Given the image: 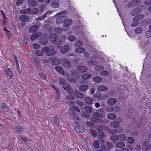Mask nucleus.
<instances>
[{"label": "nucleus", "mask_w": 151, "mask_h": 151, "mask_svg": "<svg viewBox=\"0 0 151 151\" xmlns=\"http://www.w3.org/2000/svg\"><path fill=\"white\" fill-rule=\"evenodd\" d=\"M50 39L52 43L55 45L60 44L62 41V39L59 38L55 34H51L50 35Z\"/></svg>", "instance_id": "1"}, {"label": "nucleus", "mask_w": 151, "mask_h": 151, "mask_svg": "<svg viewBox=\"0 0 151 151\" xmlns=\"http://www.w3.org/2000/svg\"><path fill=\"white\" fill-rule=\"evenodd\" d=\"M108 127L105 125H102L100 126H98L96 127V128L98 129V135L99 136V138L101 139H103L105 137V135L104 132L102 131V129H107Z\"/></svg>", "instance_id": "2"}, {"label": "nucleus", "mask_w": 151, "mask_h": 151, "mask_svg": "<svg viewBox=\"0 0 151 151\" xmlns=\"http://www.w3.org/2000/svg\"><path fill=\"white\" fill-rule=\"evenodd\" d=\"M142 7L141 5H139L131 10L130 14L132 16L136 15L142 12Z\"/></svg>", "instance_id": "3"}, {"label": "nucleus", "mask_w": 151, "mask_h": 151, "mask_svg": "<svg viewBox=\"0 0 151 151\" xmlns=\"http://www.w3.org/2000/svg\"><path fill=\"white\" fill-rule=\"evenodd\" d=\"M73 22V21L71 19H67L64 21L63 23V26L65 27H66L65 30H64L65 31H67L69 29L70 26Z\"/></svg>", "instance_id": "4"}, {"label": "nucleus", "mask_w": 151, "mask_h": 151, "mask_svg": "<svg viewBox=\"0 0 151 151\" xmlns=\"http://www.w3.org/2000/svg\"><path fill=\"white\" fill-rule=\"evenodd\" d=\"M50 60L52 61V64L55 65L60 64L62 62L61 59H57L56 57H53L50 58Z\"/></svg>", "instance_id": "5"}, {"label": "nucleus", "mask_w": 151, "mask_h": 151, "mask_svg": "<svg viewBox=\"0 0 151 151\" xmlns=\"http://www.w3.org/2000/svg\"><path fill=\"white\" fill-rule=\"evenodd\" d=\"M63 88L64 89L67 91L69 94H72L73 90L69 85L68 84L67 85L63 86Z\"/></svg>", "instance_id": "6"}, {"label": "nucleus", "mask_w": 151, "mask_h": 151, "mask_svg": "<svg viewBox=\"0 0 151 151\" xmlns=\"http://www.w3.org/2000/svg\"><path fill=\"white\" fill-rule=\"evenodd\" d=\"M63 64V66L68 68H70L71 66V62L67 59H65L64 60Z\"/></svg>", "instance_id": "7"}, {"label": "nucleus", "mask_w": 151, "mask_h": 151, "mask_svg": "<svg viewBox=\"0 0 151 151\" xmlns=\"http://www.w3.org/2000/svg\"><path fill=\"white\" fill-rule=\"evenodd\" d=\"M75 130L77 133H82L84 132V129L82 126L79 125L76 126Z\"/></svg>", "instance_id": "8"}, {"label": "nucleus", "mask_w": 151, "mask_h": 151, "mask_svg": "<svg viewBox=\"0 0 151 151\" xmlns=\"http://www.w3.org/2000/svg\"><path fill=\"white\" fill-rule=\"evenodd\" d=\"M46 37L45 35H44L43 37H41L39 39V42L42 45H46L48 42V39H46Z\"/></svg>", "instance_id": "9"}, {"label": "nucleus", "mask_w": 151, "mask_h": 151, "mask_svg": "<svg viewBox=\"0 0 151 151\" xmlns=\"http://www.w3.org/2000/svg\"><path fill=\"white\" fill-rule=\"evenodd\" d=\"M93 97L98 98V100H99L106 99L109 98L108 96L107 95H93Z\"/></svg>", "instance_id": "10"}, {"label": "nucleus", "mask_w": 151, "mask_h": 151, "mask_svg": "<svg viewBox=\"0 0 151 151\" xmlns=\"http://www.w3.org/2000/svg\"><path fill=\"white\" fill-rule=\"evenodd\" d=\"M57 17V18L56 20V23L57 24H59L61 23L66 18V17L65 16L61 15V16L59 15V16Z\"/></svg>", "instance_id": "11"}, {"label": "nucleus", "mask_w": 151, "mask_h": 151, "mask_svg": "<svg viewBox=\"0 0 151 151\" xmlns=\"http://www.w3.org/2000/svg\"><path fill=\"white\" fill-rule=\"evenodd\" d=\"M78 70L80 73H83L86 72L87 70V68L85 66L82 65H79L77 67Z\"/></svg>", "instance_id": "12"}, {"label": "nucleus", "mask_w": 151, "mask_h": 151, "mask_svg": "<svg viewBox=\"0 0 151 151\" xmlns=\"http://www.w3.org/2000/svg\"><path fill=\"white\" fill-rule=\"evenodd\" d=\"M97 90L99 91H106L108 90V88L104 85H100L98 86L97 88Z\"/></svg>", "instance_id": "13"}, {"label": "nucleus", "mask_w": 151, "mask_h": 151, "mask_svg": "<svg viewBox=\"0 0 151 151\" xmlns=\"http://www.w3.org/2000/svg\"><path fill=\"white\" fill-rule=\"evenodd\" d=\"M116 101V99L115 98L109 99L107 102V104L109 106H112L115 104Z\"/></svg>", "instance_id": "14"}, {"label": "nucleus", "mask_w": 151, "mask_h": 151, "mask_svg": "<svg viewBox=\"0 0 151 151\" xmlns=\"http://www.w3.org/2000/svg\"><path fill=\"white\" fill-rule=\"evenodd\" d=\"M91 120L92 122L96 123H103L104 122V121L102 119L95 117L91 118Z\"/></svg>", "instance_id": "15"}, {"label": "nucleus", "mask_w": 151, "mask_h": 151, "mask_svg": "<svg viewBox=\"0 0 151 151\" xmlns=\"http://www.w3.org/2000/svg\"><path fill=\"white\" fill-rule=\"evenodd\" d=\"M57 53L55 49L53 48H50L49 49L47 53L48 55L51 56L54 55Z\"/></svg>", "instance_id": "16"}, {"label": "nucleus", "mask_w": 151, "mask_h": 151, "mask_svg": "<svg viewBox=\"0 0 151 151\" xmlns=\"http://www.w3.org/2000/svg\"><path fill=\"white\" fill-rule=\"evenodd\" d=\"M69 49L70 47L68 45H65L61 47L60 51L61 52L65 53L67 52Z\"/></svg>", "instance_id": "17"}, {"label": "nucleus", "mask_w": 151, "mask_h": 151, "mask_svg": "<svg viewBox=\"0 0 151 151\" xmlns=\"http://www.w3.org/2000/svg\"><path fill=\"white\" fill-rule=\"evenodd\" d=\"M71 76L72 78H75L77 80L79 79L80 78L79 73L76 71L73 72L71 74Z\"/></svg>", "instance_id": "18"}, {"label": "nucleus", "mask_w": 151, "mask_h": 151, "mask_svg": "<svg viewBox=\"0 0 151 151\" xmlns=\"http://www.w3.org/2000/svg\"><path fill=\"white\" fill-rule=\"evenodd\" d=\"M4 74L9 76L11 78H12L13 75L12 72L9 68H7L4 72Z\"/></svg>", "instance_id": "19"}, {"label": "nucleus", "mask_w": 151, "mask_h": 151, "mask_svg": "<svg viewBox=\"0 0 151 151\" xmlns=\"http://www.w3.org/2000/svg\"><path fill=\"white\" fill-rule=\"evenodd\" d=\"M110 139L112 142H116L119 139V137L116 134L113 135L111 136Z\"/></svg>", "instance_id": "20"}, {"label": "nucleus", "mask_w": 151, "mask_h": 151, "mask_svg": "<svg viewBox=\"0 0 151 151\" xmlns=\"http://www.w3.org/2000/svg\"><path fill=\"white\" fill-rule=\"evenodd\" d=\"M144 17V16L142 14H139L138 15H136L134 18V19H136L137 21H140L142 19H143Z\"/></svg>", "instance_id": "21"}, {"label": "nucleus", "mask_w": 151, "mask_h": 151, "mask_svg": "<svg viewBox=\"0 0 151 151\" xmlns=\"http://www.w3.org/2000/svg\"><path fill=\"white\" fill-rule=\"evenodd\" d=\"M19 19L22 22H26L28 21L29 19V17L24 15H22L19 17Z\"/></svg>", "instance_id": "22"}, {"label": "nucleus", "mask_w": 151, "mask_h": 151, "mask_svg": "<svg viewBox=\"0 0 151 151\" xmlns=\"http://www.w3.org/2000/svg\"><path fill=\"white\" fill-rule=\"evenodd\" d=\"M55 69L56 71L62 74H64V72L63 69L60 67L56 66L55 67Z\"/></svg>", "instance_id": "23"}, {"label": "nucleus", "mask_w": 151, "mask_h": 151, "mask_svg": "<svg viewBox=\"0 0 151 151\" xmlns=\"http://www.w3.org/2000/svg\"><path fill=\"white\" fill-rule=\"evenodd\" d=\"M88 87L87 85H82L79 87V89L81 91H85Z\"/></svg>", "instance_id": "24"}, {"label": "nucleus", "mask_w": 151, "mask_h": 151, "mask_svg": "<svg viewBox=\"0 0 151 151\" xmlns=\"http://www.w3.org/2000/svg\"><path fill=\"white\" fill-rule=\"evenodd\" d=\"M110 125L111 127L115 128L119 126L120 125V123L119 122L114 121L111 122Z\"/></svg>", "instance_id": "25"}, {"label": "nucleus", "mask_w": 151, "mask_h": 151, "mask_svg": "<svg viewBox=\"0 0 151 151\" xmlns=\"http://www.w3.org/2000/svg\"><path fill=\"white\" fill-rule=\"evenodd\" d=\"M92 75L90 74H86L82 76L81 78L84 80H87L91 78Z\"/></svg>", "instance_id": "26"}, {"label": "nucleus", "mask_w": 151, "mask_h": 151, "mask_svg": "<svg viewBox=\"0 0 151 151\" xmlns=\"http://www.w3.org/2000/svg\"><path fill=\"white\" fill-rule=\"evenodd\" d=\"M92 80L95 82L99 83L101 81L102 78L101 77L97 76L93 77Z\"/></svg>", "instance_id": "27"}, {"label": "nucleus", "mask_w": 151, "mask_h": 151, "mask_svg": "<svg viewBox=\"0 0 151 151\" xmlns=\"http://www.w3.org/2000/svg\"><path fill=\"white\" fill-rule=\"evenodd\" d=\"M31 11V9L29 8L21 10L20 11V12L22 14H24L26 13H29L30 14V12Z\"/></svg>", "instance_id": "28"}, {"label": "nucleus", "mask_w": 151, "mask_h": 151, "mask_svg": "<svg viewBox=\"0 0 151 151\" xmlns=\"http://www.w3.org/2000/svg\"><path fill=\"white\" fill-rule=\"evenodd\" d=\"M38 29V26L36 25H34L30 28L29 31L30 32H33L37 31Z\"/></svg>", "instance_id": "29"}, {"label": "nucleus", "mask_w": 151, "mask_h": 151, "mask_svg": "<svg viewBox=\"0 0 151 151\" xmlns=\"http://www.w3.org/2000/svg\"><path fill=\"white\" fill-rule=\"evenodd\" d=\"M84 100L87 104H92L93 99L91 98L87 97Z\"/></svg>", "instance_id": "30"}, {"label": "nucleus", "mask_w": 151, "mask_h": 151, "mask_svg": "<svg viewBox=\"0 0 151 151\" xmlns=\"http://www.w3.org/2000/svg\"><path fill=\"white\" fill-rule=\"evenodd\" d=\"M86 51V49L83 47H79L76 48L75 50V52H76L78 53H81L84 52Z\"/></svg>", "instance_id": "31"}, {"label": "nucleus", "mask_w": 151, "mask_h": 151, "mask_svg": "<svg viewBox=\"0 0 151 151\" xmlns=\"http://www.w3.org/2000/svg\"><path fill=\"white\" fill-rule=\"evenodd\" d=\"M51 6L53 8H58L59 7V4L55 1H53L51 3Z\"/></svg>", "instance_id": "32"}, {"label": "nucleus", "mask_w": 151, "mask_h": 151, "mask_svg": "<svg viewBox=\"0 0 151 151\" xmlns=\"http://www.w3.org/2000/svg\"><path fill=\"white\" fill-rule=\"evenodd\" d=\"M125 145V144L122 141L117 142L115 145L116 147L118 148H122L124 147Z\"/></svg>", "instance_id": "33"}, {"label": "nucleus", "mask_w": 151, "mask_h": 151, "mask_svg": "<svg viewBox=\"0 0 151 151\" xmlns=\"http://www.w3.org/2000/svg\"><path fill=\"white\" fill-rule=\"evenodd\" d=\"M39 34L37 33H35L30 37V39L32 41L35 40H36L38 37Z\"/></svg>", "instance_id": "34"}, {"label": "nucleus", "mask_w": 151, "mask_h": 151, "mask_svg": "<svg viewBox=\"0 0 151 151\" xmlns=\"http://www.w3.org/2000/svg\"><path fill=\"white\" fill-rule=\"evenodd\" d=\"M132 20L133 22L131 24L132 27H135L138 26L139 23V22L138 21H137L136 19H134L133 18Z\"/></svg>", "instance_id": "35"}, {"label": "nucleus", "mask_w": 151, "mask_h": 151, "mask_svg": "<svg viewBox=\"0 0 151 151\" xmlns=\"http://www.w3.org/2000/svg\"><path fill=\"white\" fill-rule=\"evenodd\" d=\"M116 117V114L114 113L109 114L107 116V118L108 119L111 120H113L115 119Z\"/></svg>", "instance_id": "36"}, {"label": "nucleus", "mask_w": 151, "mask_h": 151, "mask_svg": "<svg viewBox=\"0 0 151 151\" xmlns=\"http://www.w3.org/2000/svg\"><path fill=\"white\" fill-rule=\"evenodd\" d=\"M28 3L29 6H35L36 4L35 0H28Z\"/></svg>", "instance_id": "37"}, {"label": "nucleus", "mask_w": 151, "mask_h": 151, "mask_svg": "<svg viewBox=\"0 0 151 151\" xmlns=\"http://www.w3.org/2000/svg\"><path fill=\"white\" fill-rule=\"evenodd\" d=\"M67 12L65 10H64L62 11H61L60 12H59L57 13L55 15V17H57L58 16H61V15H63V16H65V15H66L67 14Z\"/></svg>", "instance_id": "38"}, {"label": "nucleus", "mask_w": 151, "mask_h": 151, "mask_svg": "<svg viewBox=\"0 0 151 151\" xmlns=\"http://www.w3.org/2000/svg\"><path fill=\"white\" fill-rule=\"evenodd\" d=\"M126 141L129 143L132 144L134 142V139L132 137H128L126 139Z\"/></svg>", "instance_id": "39"}, {"label": "nucleus", "mask_w": 151, "mask_h": 151, "mask_svg": "<svg viewBox=\"0 0 151 151\" xmlns=\"http://www.w3.org/2000/svg\"><path fill=\"white\" fill-rule=\"evenodd\" d=\"M104 69V66L101 65H97L96 66L95 68V70L97 71H101Z\"/></svg>", "instance_id": "40"}, {"label": "nucleus", "mask_w": 151, "mask_h": 151, "mask_svg": "<svg viewBox=\"0 0 151 151\" xmlns=\"http://www.w3.org/2000/svg\"><path fill=\"white\" fill-rule=\"evenodd\" d=\"M143 28L141 27H137L135 29V32L136 34H139L142 32L143 31Z\"/></svg>", "instance_id": "41"}, {"label": "nucleus", "mask_w": 151, "mask_h": 151, "mask_svg": "<svg viewBox=\"0 0 151 151\" xmlns=\"http://www.w3.org/2000/svg\"><path fill=\"white\" fill-rule=\"evenodd\" d=\"M87 62L89 64V65L92 66H94L97 64V62L96 61L93 60H88L87 61Z\"/></svg>", "instance_id": "42"}, {"label": "nucleus", "mask_w": 151, "mask_h": 151, "mask_svg": "<svg viewBox=\"0 0 151 151\" xmlns=\"http://www.w3.org/2000/svg\"><path fill=\"white\" fill-rule=\"evenodd\" d=\"M82 45V42L79 40L75 43L74 44V46L75 47H78L81 46Z\"/></svg>", "instance_id": "43"}, {"label": "nucleus", "mask_w": 151, "mask_h": 151, "mask_svg": "<svg viewBox=\"0 0 151 151\" xmlns=\"http://www.w3.org/2000/svg\"><path fill=\"white\" fill-rule=\"evenodd\" d=\"M119 137L120 141L122 142L124 141L126 139V136L124 134H120Z\"/></svg>", "instance_id": "44"}, {"label": "nucleus", "mask_w": 151, "mask_h": 151, "mask_svg": "<svg viewBox=\"0 0 151 151\" xmlns=\"http://www.w3.org/2000/svg\"><path fill=\"white\" fill-rule=\"evenodd\" d=\"M143 146L145 147H147L145 149L146 150H147L150 147V144L148 142L145 141L143 143Z\"/></svg>", "instance_id": "45"}, {"label": "nucleus", "mask_w": 151, "mask_h": 151, "mask_svg": "<svg viewBox=\"0 0 151 151\" xmlns=\"http://www.w3.org/2000/svg\"><path fill=\"white\" fill-rule=\"evenodd\" d=\"M14 131L17 132H20L24 130V128L16 126L14 128Z\"/></svg>", "instance_id": "46"}, {"label": "nucleus", "mask_w": 151, "mask_h": 151, "mask_svg": "<svg viewBox=\"0 0 151 151\" xmlns=\"http://www.w3.org/2000/svg\"><path fill=\"white\" fill-rule=\"evenodd\" d=\"M60 119V118H57L56 116H55L53 119V122L56 124L59 125Z\"/></svg>", "instance_id": "47"}, {"label": "nucleus", "mask_w": 151, "mask_h": 151, "mask_svg": "<svg viewBox=\"0 0 151 151\" xmlns=\"http://www.w3.org/2000/svg\"><path fill=\"white\" fill-rule=\"evenodd\" d=\"M108 132L110 134H116L117 132V131L115 129H111L109 128L108 127L107 129Z\"/></svg>", "instance_id": "48"}, {"label": "nucleus", "mask_w": 151, "mask_h": 151, "mask_svg": "<svg viewBox=\"0 0 151 151\" xmlns=\"http://www.w3.org/2000/svg\"><path fill=\"white\" fill-rule=\"evenodd\" d=\"M68 40L70 42H73L76 39V37L73 35H70L68 37Z\"/></svg>", "instance_id": "49"}, {"label": "nucleus", "mask_w": 151, "mask_h": 151, "mask_svg": "<svg viewBox=\"0 0 151 151\" xmlns=\"http://www.w3.org/2000/svg\"><path fill=\"white\" fill-rule=\"evenodd\" d=\"M135 6L134 4V3L132 0L127 5L125 6V7L127 8H129L131 7H134Z\"/></svg>", "instance_id": "50"}, {"label": "nucleus", "mask_w": 151, "mask_h": 151, "mask_svg": "<svg viewBox=\"0 0 151 151\" xmlns=\"http://www.w3.org/2000/svg\"><path fill=\"white\" fill-rule=\"evenodd\" d=\"M91 134L93 136L96 137L97 135L96 131L94 129H90Z\"/></svg>", "instance_id": "51"}, {"label": "nucleus", "mask_w": 151, "mask_h": 151, "mask_svg": "<svg viewBox=\"0 0 151 151\" xmlns=\"http://www.w3.org/2000/svg\"><path fill=\"white\" fill-rule=\"evenodd\" d=\"M93 115L95 117H99L100 118H103V115L99 113L98 112H96L93 113Z\"/></svg>", "instance_id": "52"}, {"label": "nucleus", "mask_w": 151, "mask_h": 151, "mask_svg": "<svg viewBox=\"0 0 151 151\" xmlns=\"http://www.w3.org/2000/svg\"><path fill=\"white\" fill-rule=\"evenodd\" d=\"M76 113L74 109L72 107H70L68 111V114H70L71 116Z\"/></svg>", "instance_id": "53"}, {"label": "nucleus", "mask_w": 151, "mask_h": 151, "mask_svg": "<svg viewBox=\"0 0 151 151\" xmlns=\"http://www.w3.org/2000/svg\"><path fill=\"white\" fill-rule=\"evenodd\" d=\"M85 109L88 113H90L92 111V108L89 106L85 107Z\"/></svg>", "instance_id": "54"}, {"label": "nucleus", "mask_w": 151, "mask_h": 151, "mask_svg": "<svg viewBox=\"0 0 151 151\" xmlns=\"http://www.w3.org/2000/svg\"><path fill=\"white\" fill-rule=\"evenodd\" d=\"M4 30L7 34L8 37L10 38L11 36V32L8 30L5 27H4Z\"/></svg>", "instance_id": "55"}, {"label": "nucleus", "mask_w": 151, "mask_h": 151, "mask_svg": "<svg viewBox=\"0 0 151 151\" xmlns=\"http://www.w3.org/2000/svg\"><path fill=\"white\" fill-rule=\"evenodd\" d=\"M49 12L47 11V12L45 13L42 16L38 17L37 18L38 20H42L44 19L46 17V15L47 13H48Z\"/></svg>", "instance_id": "56"}, {"label": "nucleus", "mask_w": 151, "mask_h": 151, "mask_svg": "<svg viewBox=\"0 0 151 151\" xmlns=\"http://www.w3.org/2000/svg\"><path fill=\"white\" fill-rule=\"evenodd\" d=\"M99 143L97 140H95L93 142V146L95 148L97 149L99 148Z\"/></svg>", "instance_id": "57"}, {"label": "nucleus", "mask_w": 151, "mask_h": 151, "mask_svg": "<svg viewBox=\"0 0 151 151\" xmlns=\"http://www.w3.org/2000/svg\"><path fill=\"white\" fill-rule=\"evenodd\" d=\"M38 12V9L37 8H34L32 9H31L30 12V14H36Z\"/></svg>", "instance_id": "58"}, {"label": "nucleus", "mask_w": 151, "mask_h": 151, "mask_svg": "<svg viewBox=\"0 0 151 151\" xmlns=\"http://www.w3.org/2000/svg\"><path fill=\"white\" fill-rule=\"evenodd\" d=\"M49 48L47 46H45L44 47V48H43L42 49V53L43 54L44 53H47V52H48V50H49Z\"/></svg>", "instance_id": "59"}, {"label": "nucleus", "mask_w": 151, "mask_h": 151, "mask_svg": "<svg viewBox=\"0 0 151 151\" xmlns=\"http://www.w3.org/2000/svg\"><path fill=\"white\" fill-rule=\"evenodd\" d=\"M59 83L62 85H64L66 83V81L63 78H60L59 79Z\"/></svg>", "instance_id": "60"}, {"label": "nucleus", "mask_w": 151, "mask_h": 151, "mask_svg": "<svg viewBox=\"0 0 151 151\" xmlns=\"http://www.w3.org/2000/svg\"><path fill=\"white\" fill-rule=\"evenodd\" d=\"M106 111L110 112L114 111L113 107H108L106 110Z\"/></svg>", "instance_id": "61"}, {"label": "nucleus", "mask_w": 151, "mask_h": 151, "mask_svg": "<svg viewBox=\"0 0 151 151\" xmlns=\"http://www.w3.org/2000/svg\"><path fill=\"white\" fill-rule=\"evenodd\" d=\"M132 1L135 6L141 3L140 0H133Z\"/></svg>", "instance_id": "62"}, {"label": "nucleus", "mask_w": 151, "mask_h": 151, "mask_svg": "<svg viewBox=\"0 0 151 151\" xmlns=\"http://www.w3.org/2000/svg\"><path fill=\"white\" fill-rule=\"evenodd\" d=\"M114 111L115 112H119L120 111V108L119 106H115L113 107Z\"/></svg>", "instance_id": "63"}, {"label": "nucleus", "mask_w": 151, "mask_h": 151, "mask_svg": "<svg viewBox=\"0 0 151 151\" xmlns=\"http://www.w3.org/2000/svg\"><path fill=\"white\" fill-rule=\"evenodd\" d=\"M145 35L147 38L151 37V31H146Z\"/></svg>", "instance_id": "64"}]
</instances>
